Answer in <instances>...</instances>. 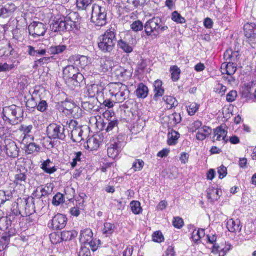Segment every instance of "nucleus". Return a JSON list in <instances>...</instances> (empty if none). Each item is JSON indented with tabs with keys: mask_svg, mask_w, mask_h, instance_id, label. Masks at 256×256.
<instances>
[{
	"mask_svg": "<svg viewBox=\"0 0 256 256\" xmlns=\"http://www.w3.org/2000/svg\"><path fill=\"white\" fill-rule=\"evenodd\" d=\"M50 28L54 32L70 31L80 28L78 14L70 12L66 16L54 20L50 24Z\"/></svg>",
	"mask_w": 256,
	"mask_h": 256,
	"instance_id": "f257e3e1",
	"label": "nucleus"
},
{
	"mask_svg": "<svg viewBox=\"0 0 256 256\" xmlns=\"http://www.w3.org/2000/svg\"><path fill=\"white\" fill-rule=\"evenodd\" d=\"M103 93H109L115 98V102L121 103L128 98L130 91L128 86L121 82H112L103 89Z\"/></svg>",
	"mask_w": 256,
	"mask_h": 256,
	"instance_id": "f03ea898",
	"label": "nucleus"
},
{
	"mask_svg": "<svg viewBox=\"0 0 256 256\" xmlns=\"http://www.w3.org/2000/svg\"><path fill=\"white\" fill-rule=\"evenodd\" d=\"M116 34L114 29H109L99 37L98 47L104 53H110L116 44Z\"/></svg>",
	"mask_w": 256,
	"mask_h": 256,
	"instance_id": "7ed1b4c3",
	"label": "nucleus"
},
{
	"mask_svg": "<svg viewBox=\"0 0 256 256\" xmlns=\"http://www.w3.org/2000/svg\"><path fill=\"white\" fill-rule=\"evenodd\" d=\"M2 113L4 121L11 125H15L22 120L24 110L22 107L12 104L4 107Z\"/></svg>",
	"mask_w": 256,
	"mask_h": 256,
	"instance_id": "20e7f679",
	"label": "nucleus"
},
{
	"mask_svg": "<svg viewBox=\"0 0 256 256\" xmlns=\"http://www.w3.org/2000/svg\"><path fill=\"white\" fill-rule=\"evenodd\" d=\"M162 20L159 17H154L147 21L144 26L146 34L148 36L156 38L161 32L168 28L166 26H162Z\"/></svg>",
	"mask_w": 256,
	"mask_h": 256,
	"instance_id": "39448f33",
	"label": "nucleus"
},
{
	"mask_svg": "<svg viewBox=\"0 0 256 256\" xmlns=\"http://www.w3.org/2000/svg\"><path fill=\"white\" fill-rule=\"evenodd\" d=\"M64 78L69 82H72L74 86H78L82 82L84 77L80 72L79 68L74 64H70L66 66L63 70Z\"/></svg>",
	"mask_w": 256,
	"mask_h": 256,
	"instance_id": "423d86ee",
	"label": "nucleus"
},
{
	"mask_svg": "<svg viewBox=\"0 0 256 256\" xmlns=\"http://www.w3.org/2000/svg\"><path fill=\"white\" fill-rule=\"evenodd\" d=\"M91 21L97 26L105 25L106 23V8L98 4H94L92 8Z\"/></svg>",
	"mask_w": 256,
	"mask_h": 256,
	"instance_id": "0eeeda50",
	"label": "nucleus"
},
{
	"mask_svg": "<svg viewBox=\"0 0 256 256\" xmlns=\"http://www.w3.org/2000/svg\"><path fill=\"white\" fill-rule=\"evenodd\" d=\"M46 134L52 140H63L66 136L64 126L56 123L50 124L46 128Z\"/></svg>",
	"mask_w": 256,
	"mask_h": 256,
	"instance_id": "6e6552de",
	"label": "nucleus"
},
{
	"mask_svg": "<svg viewBox=\"0 0 256 256\" xmlns=\"http://www.w3.org/2000/svg\"><path fill=\"white\" fill-rule=\"evenodd\" d=\"M28 30L30 34L36 38L43 36L46 33V28L42 22H34L29 25Z\"/></svg>",
	"mask_w": 256,
	"mask_h": 256,
	"instance_id": "1a4fd4ad",
	"label": "nucleus"
},
{
	"mask_svg": "<svg viewBox=\"0 0 256 256\" xmlns=\"http://www.w3.org/2000/svg\"><path fill=\"white\" fill-rule=\"evenodd\" d=\"M237 64L225 62L222 64L220 68L222 74H226L230 76V78H226L229 82L234 81L232 76L236 72L237 69Z\"/></svg>",
	"mask_w": 256,
	"mask_h": 256,
	"instance_id": "9d476101",
	"label": "nucleus"
},
{
	"mask_svg": "<svg viewBox=\"0 0 256 256\" xmlns=\"http://www.w3.org/2000/svg\"><path fill=\"white\" fill-rule=\"evenodd\" d=\"M66 221L67 219L64 215L58 214L52 218L51 222L49 223L48 224H50V226L53 230H61L66 226Z\"/></svg>",
	"mask_w": 256,
	"mask_h": 256,
	"instance_id": "9b49d317",
	"label": "nucleus"
},
{
	"mask_svg": "<svg viewBox=\"0 0 256 256\" xmlns=\"http://www.w3.org/2000/svg\"><path fill=\"white\" fill-rule=\"evenodd\" d=\"M4 144L6 153L8 156L13 158L18 156V149L14 142L8 139L4 140Z\"/></svg>",
	"mask_w": 256,
	"mask_h": 256,
	"instance_id": "f8f14e48",
	"label": "nucleus"
},
{
	"mask_svg": "<svg viewBox=\"0 0 256 256\" xmlns=\"http://www.w3.org/2000/svg\"><path fill=\"white\" fill-rule=\"evenodd\" d=\"M88 58L84 56L73 55L70 56L68 60V62L74 64L78 68H84L87 65Z\"/></svg>",
	"mask_w": 256,
	"mask_h": 256,
	"instance_id": "ddd939ff",
	"label": "nucleus"
},
{
	"mask_svg": "<svg viewBox=\"0 0 256 256\" xmlns=\"http://www.w3.org/2000/svg\"><path fill=\"white\" fill-rule=\"evenodd\" d=\"M20 204L24 206V212H23L24 216L32 214L34 212L33 198H23L20 200Z\"/></svg>",
	"mask_w": 256,
	"mask_h": 256,
	"instance_id": "4468645a",
	"label": "nucleus"
},
{
	"mask_svg": "<svg viewBox=\"0 0 256 256\" xmlns=\"http://www.w3.org/2000/svg\"><path fill=\"white\" fill-rule=\"evenodd\" d=\"M24 216L23 212H21L19 208L18 202H13L10 208V212L8 218L9 225L10 224L11 222L15 220L16 216Z\"/></svg>",
	"mask_w": 256,
	"mask_h": 256,
	"instance_id": "2eb2a0df",
	"label": "nucleus"
},
{
	"mask_svg": "<svg viewBox=\"0 0 256 256\" xmlns=\"http://www.w3.org/2000/svg\"><path fill=\"white\" fill-rule=\"evenodd\" d=\"M224 58L226 62L236 64L240 58V54L238 51H233L230 48L224 52Z\"/></svg>",
	"mask_w": 256,
	"mask_h": 256,
	"instance_id": "dca6fc26",
	"label": "nucleus"
},
{
	"mask_svg": "<svg viewBox=\"0 0 256 256\" xmlns=\"http://www.w3.org/2000/svg\"><path fill=\"white\" fill-rule=\"evenodd\" d=\"M104 88L101 86L97 84H92L87 86L88 92L90 96L94 97L97 95L100 98L102 92Z\"/></svg>",
	"mask_w": 256,
	"mask_h": 256,
	"instance_id": "f3484780",
	"label": "nucleus"
},
{
	"mask_svg": "<svg viewBox=\"0 0 256 256\" xmlns=\"http://www.w3.org/2000/svg\"><path fill=\"white\" fill-rule=\"evenodd\" d=\"M246 36L251 39L256 38V25L254 24H246L244 26Z\"/></svg>",
	"mask_w": 256,
	"mask_h": 256,
	"instance_id": "a211bd4d",
	"label": "nucleus"
},
{
	"mask_svg": "<svg viewBox=\"0 0 256 256\" xmlns=\"http://www.w3.org/2000/svg\"><path fill=\"white\" fill-rule=\"evenodd\" d=\"M254 87L255 84L254 81H251L244 84L241 90L242 96L246 98H250L252 94L254 95Z\"/></svg>",
	"mask_w": 256,
	"mask_h": 256,
	"instance_id": "6ab92c4d",
	"label": "nucleus"
},
{
	"mask_svg": "<svg viewBox=\"0 0 256 256\" xmlns=\"http://www.w3.org/2000/svg\"><path fill=\"white\" fill-rule=\"evenodd\" d=\"M148 93V87L143 83H140L134 92V94L138 98H146Z\"/></svg>",
	"mask_w": 256,
	"mask_h": 256,
	"instance_id": "aec40b11",
	"label": "nucleus"
},
{
	"mask_svg": "<svg viewBox=\"0 0 256 256\" xmlns=\"http://www.w3.org/2000/svg\"><path fill=\"white\" fill-rule=\"evenodd\" d=\"M226 134L227 132L222 128V126L216 128L214 130V141L223 140L224 143H226L228 141V140L226 139Z\"/></svg>",
	"mask_w": 256,
	"mask_h": 256,
	"instance_id": "412c9836",
	"label": "nucleus"
},
{
	"mask_svg": "<svg viewBox=\"0 0 256 256\" xmlns=\"http://www.w3.org/2000/svg\"><path fill=\"white\" fill-rule=\"evenodd\" d=\"M118 46L124 52L130 54L133 51L134 44L133 43H128L124 40L120 39L117 42Z\"/></svg>",
	"mask_w": 256,
	"mask_h": 256,
	"instance_id": "4be33fe9",
	"label": "nucleus"
},
{
	"mask_svg": "<svg viewBox=\"0 0 256 256\" xmlns=\"http://www.w3.org/2000/svg\"><path fill=\"white\" fill-rule=\"evenodd\" d=\"M240 224V222L238 219L234 220L233 218H230L228 221L226 226L230 232H235L240 230L242 226Z\"/></svg>",
	"mask_w": 256,
	"mask_h": 256,
	"instance_id": "5701e85b",
	"label": "nucleus"
},
{
	"mask_svg": "<svg viewBox=\"0 0 256 256\" xmlns=\"http://www.w3.org/2000/svg\"><path fill=\"white\" fill-rule=\"evenodd\" d=\"M118 144L116 142L111 143L108 148V155L110 158L114 159L117 157L120 151V148L118 146Z\"/></svg>",
	"mask_w": 256,
	"mask_h": 256,
	"instance_id": "b1692460",
	"label": "nucleus"
},
{
	"mask_svg": "<svg viewBox=\"0 0 256 256\" xmlns=\"http://www.w3.org/2000/svg\"><path fill=\"white\" fill-rule=\"evenodd\" d=\"M93 233L89 228H86L81 231L80 235V241L84 244H87L92 238Z\"/></svg>",
	"mask_w": 256,
	"mask_h": 256,
	"instance_id": "393cba45",
	"label": "nucleus"
},
{
	"mask_svg": "<svg viewBox=\"0 0 256 256\" xmlns=\"http://www.w3.org/2000/svg\"><path fill=\"white\" fill-rule=\"evenodd\" d=\"M162 82L160 80H157L154 84V99L156 100L157 98L162 96L164 94V89L162 88Z\"/></svg>",
	"mask_w": 256,
	"mask_h": 256,
	"instance_id": "a878e982",
	"label": "nucleus"
},
{
	"mask_svg": "<svg viewBox=\"0 0 256 256\" xmlns=\"http://www.w3.org/2000/svg\"><path fill=\"white\" fill-rule=\"evenodd\" d=\"M206 192L207 197L211 202L216 200L220 196V192H221L218 188L214 187L209 188L207 190Z\"/></svg>",
	"mask_w": 256,
	"mask_h": 256,
	"instance_id": "bb28decb",
	"label": "nucleus"
},
{
	"mask_svg": "<svg viewBox=\"0 0 256 256\" xmlns=\"http://www.w3.org/2000/svg\"><path fill=\"white\" fill-rule=\"evenodd\" d=\"M26 175L24 172H22L20 170H17L12 181L16 185H24L26 183Z\"/></svg>",
	"mask_w": 256,
	"mask_h": 256,
	"instance_id": "cd10ccee",
	"label": "nucleus"
},
{
	"mask_svg": "<svg viewBox=\"0 0 256 256\" xmlns=\"http://www.w3.org/2000/svg\"><path fill=\"white\" fill-rule=\"evenodd\" d=\"M84 146L90 150H96L99 146L98 140L94 137L90 138L84 144Z\"/></svg>",
	"mask_w": 256,
	"mask_h": 256,
	"instance_id": "c85d7f7f",
	"label": "nucleus"
},
{
	"mask_svg": "<svg viewBox=\"0 0 256 256\" xmlns=\"http://www.w3.org/2000/svg\"><path fill=\"white\" fill-rule=\"evenodd\" d=\"M108 63L109 62L104 59L100 58L98 60L96 64V68L100 72H106L110 68Z\"/></svg>",
	"mask_w": 256,
	"mask_h": 256,
	"instance_id": "c756f323",
	"label": "nucleus"
},
{
	"mask_svg": "<svg viewBox=\"0 0 256 256\" xmlns=\"http://www.w3.org/2000/svg\"><path fill=\"white\" fill-rule=\"evenodd\" d=\"M28 52L29 55L32 56H40L45 55L46 50L45 49H38L32 46H28Z\"/></svg>",
	"mask_w": 256,
	"mask_h": 256,
	"instance_id": "7c9ffc66",
	"label": "nucleus"
},
{
	"mask_svg": "<svg viewBox=\"0 0 256 256\" xmlns=\"http://www.w3.org/2000/svg\"><path fill=\"white\" fill-rule=\"evenodd\" d=\"M210 133V129L208 126H204L200 128L196 134V138L198 140H202L206 138Z\"/></svg>",
	"mask_w": 256,
	"mask_h": 256,
	"instance_id": "2f4dec72",
	"label": "nucleus"
},
{
	"mask_svg": "<svg viewBox=\"0 0 256 256\" xmlns=\"http://www.w3.org/2000/svg\"><path fill=\"white\" fill-rule=\"evenodd\" d=\"M52 162L50 159H48L45 161H44L41 164V168L43 170L48 174H51L54 173L56 170V168L54 166H51Z\"/></svg>",
	"mask_w": 256,
	"mask_h": 256,
	"instance_id": "473e14b6",
	"label": "nucleus"
},
{
	"mask_svg": "<svg viewBox=\"0 0 256 256\" xmlns=\"http://www.w3.org/2000/svg\"><path fill=\"white\" fill-rule=\"evenodd\" d=\"M96 100L83 102L82 103V106L85 110L88 112H95L98 110V106L95 104Z\"/></svg>",
	"mask_w": 256,
	"mask_h": 256,
	"instance_id": "72a5a7b5",
	"label": "nucleus"
},
{
	"mask_svg": "<svg viewBox=\"0 0 256 256\" xmlns=\"http://www.w3.org/2000/svg\"><path fill=\"white\" fill-rule=\"evenodd\" d=\"M180 137V134L178 132L171 130L168 134V145H174L177 143V140Z\"/></svg>",
	"mask_w": 256,
	"mask_h": 256,
	"instance_id": "f704fd0d",
	"label": "nucleus"
},
{
	"mask_svg": "<svg viewBox=\"0 0 256 256\" xmlns=\"http://www.w3.org/2000/svg\"><path fill=\"white\" fill-rule=\"evenodd\" d=\"M112 118L111 117L110 120H107L108 121L107 122L108 125L106 128V132H110L113 130L117 132L118 130V120L115 118Z\"/></svg>",
	"mask_w": 256,
	"mask_h": 256,
	"instance_id": "c9c22d12",
	"label": "nucleus"
},
{
	"mask_svg": "<svg viewBox=\"0 0 256 256\" xmlns=\"http://www.w3.org/2000/svg\"><path fill=\"white\" fill-rule=\"evenodd\" d=\"M60 104L62 112L66 114H70V112L74 105L73 102L66 100L61 102Z\"/></svg>",
	"mask_w": 256,
	"mask_h": 256,
	"instance_id": "e433bc0d",
	"label": "nucleus"
},
{
	"mask_svg": "<svg viewBox=\"0 0 256 256\" xmlns=\"http://www.w3.org/2000/svg\"><path fill=\"white\" fill-rule=\"evenodd\" d=\"M12 193L11 191H4L0 190V204H3L7 200L12 198Z\"/></svg>",
	"mask_w": 256,
	"mask_h": 256,
	"instance_id": "4c0bfd02",
	"label": "nucleus"
},
{
	"mask_svg": "<svg viewBox=\"0 0 256 256\" xmlns=\"http://www.w3.org/2000/svg\"><path fill=\"white\" fill-rule=\"evenodd\" d=\"M163 100L167 104L166 108L168 109L175 107L178 104V102L176 98L172 96H165L163 97Z\"/></svg>",
	"mask_w": 256,
	"mask_h": 256,
	"instance_id": "58836bf2",
	"label": "nucleus"
},
{
	"mask_svg": "<svg viewBox=\"0 0 256 256\" xmlns=\"http://www.w3.org/2000/svg\"><path fill=\"white\" fill-rule=\"evenodd\" d=\"M109 93H108L106 96V93H103L102 91L100 98H102V103L106 106L111 108L114 106L113 102H115V98L111 100L110 98H109Z\"/></svg>",
	"mask_w": 256,
	"mask_h": 256,
	"instance_id": "ea45409f",
	"label": "nucleus"
},
{
	"mask_svg": "<svg viewBox=\"0 0 256 256\" xmlns=\"http://www.w3.org/2000/svg\"><path fill=\"white\" fill-rule=\"evenodd\" d=\"M77 232L74 230L63 231L61 232V239L63 241L71 240L77 236Z\"/></svg>",
	"mask_w": 256,
	"mask_h": 256,
	"instance_id": "a19ab883",
	"label": "nucleus"
},
{
	"mask_svg": "<svg viewBox=\"0 0 256 256\" xmlns=\"http://www.w3.org/2000/svg\"><path fill=\"white\" fill-rule=\"evenodd\" d=\"M116 228L114 224L110 222H104V228L102 229V232L103 234L106 235L112 234Z\"/></svg>",
	"mask_w": 256,
	"mask_h": 256,
	"instance_id": "79ce46f5",
	"label": "nucleus"
},
{
	"mask_svg": "<svg viewBox=\"0 0 256 256\" xmlns=\"http://www.w3.org/2000/svg\"><path fill=\"white\" fill-rule=\"evenodd\" d=\"M66 46L64 44L52 46L50 48V52L51 54H56L63 52L66 49Z\"/></svg>",
	"mask_w": 256,
	"mask_h": 256,
	"instance_id": "37998d69",
	"label": "nucleus"
},
{
	"mask_svg": "<svg viewBox=\"0 0 256 256\" xmlns=\"http://www.w3.org/2000/svg\"><path fill=\"white\" fill-rule=\"evenodd\" d=\"M93 0H76V6L78 10H86L90 6Z\"/></svg>",
	"mask_w": 256,
	"mask_h": 256,
	"instance_id": "c03bdc74",
	"label": "nucleus"
},
{
	"mask_svg": "<svg viewBox=\"0 0 256 256\" xmlns=\"http://www.w3.org/2000/svg\"><path fill=\"white\" fill-rule=\"evenodd\" d=\"M170 71L171 72L172 80L174 82L177 81L180 78V69L176 66H173L170 68Z\"/></svg>",
	"mask_w": 256,
	"mask_h": 256,
	"instance_id": "a18cd8bd",
	"label": "nucleus"
},
{
	"mask_svg": "<svg viewBox=\"0 0 256 256\" xmlns=\"http://www.w3.org/2000/svg\"><path fill=\"white\" fill-rule=\"evenodd\" d=\"M204 236V230L202 228L194 230L192 235L191 238L195 242H198L200 238Z\"/></svg>",
	"mask_w": 256,
	"mask_h": 256,
	"instance_id": "49530a36",
	"label": "nucleus"
},
{
	"mask_svg": "<svg viewBox=\"0 0 256 256\" xmlns=\"http://www.w3.org/2000/svg\"><path fill=\"white\" fill-rule=\"evenodd\" d=\"M130 206L132 212L134 214H139L142 210L140 202L138 201H132L130 203Z\"/></svg>",
	"mask_w": 256,
	"mask_h": 256,
	"instance_id": "de8ad7c7",
	"label": "nucleus"
},
{
	"mask_svg": "<svg viewBox=\"0 0 256 256\" xmlns=\"http://www.w3.org/2000/svg\"><path fill=\"white\" fill-rule=\"evenodd\" d=\"M5 121L0 122V137H4L9 134L10 130L9 128L6 126Z\"/></svg>",
	"mask_w": 256,
	"mask_h": 256,
	"instance_id": "09e8293b",
	"label": "nucleus"
},
{
	"mask_svg": "<svg viewBox=\"0 0 256 256\" xmlns=\"http://www.w3.org/2000/svg\"><path fill=\"white\" fill-rule=\"evenodd\" d=\"M70 114H72L74 118H78L82 115V110L74 104L70 112Z\"/></svg>",
	"mask_w": 256,
	"mask_h": 256,
	"instance_id": "8fccbe9b",
	"label": "nucleus"
},
{
	"mask_svg": "<svg viewBox=\"0 0 256 256\" xmlns=\"http://www.w3.org/2000/svg\"><path fill=\"white\" fill-rule=\"evenodd\" d=\"M9 235L2 236L0 238V251L4 250L8 246L10 242Z\"/></svg>",
	"mask_w": 256,
	"mask_h": 256,
	"instance_id": "3c124183",
	"label": "nucleus"
},
{
	"mask_svg": "<svg viewBox=\"0 0 256 256\" xmlns=\"http://www.w3.org/2000/svg\"><path fill=\"white\" fill-rule=\"evenodd\" d=\"M172 19L177 23L184 24L186 22L185 18L177 11H174L172 12Z\"/></svg>",
	"mask_w": 256,
	"mask_h": 256,
	"instance_id": "603ef678",
	"label": "nucleus"
},
{
	"mask_svg": "<svg viewBox=\"0 0 256 256\" xmlns=\"http://www.w3.org/2000/svg\"><path fill=\"white\" fill-rule=\"evenodd\" d=\"M40 148L34 142H30L26 146V152L28 154H32L36 152H38Z\"/></svg>",
	"mask_w": 256,
	"mask_h": 256,
	"instance_id": "864d4df0",
	"label": "nucleus"
},
{
	"mask_svg": "<svg viewBox=\"0 0 256 256\" xmlns=\"http://www.w3.org/2000/svg\"><path fill=\"white\" fill-rule=\"evenodd\" d=\"M32 129L33 126L32 124H22L19 128V130L22 132L24 135V138H25L26 136H28V134L32 132Z\"/></svg>",
	"mask_w": 256,
	"mask_h": 256,
	"instance_id": "5fc2aeb1",
	"label": "nucleus"
},
{
	"mask_svg": "<svg viewBox=\"0 0 256 256\" xmlns=\"http://www.w3.org/2000/svg\"><path fill=\"white\" fill-rule=\"evenodd\" d=\"M87 244L90 246L92 250L94 252L97 250L100 244V240H97L96 238H92Z\"/></svg>",
	"mask_w": 256,
	"mask_h": 256,
	"instance_id": "6e6d98bb",
	"label": "nucleus"
},
{
	"mask_svg": "<svg viewBox=\"0 0 256 256\" xmlns=\"http://www.w3.org/2000/svg\"><path fill=\"white\" fill-rule=\"evenodd\" d=\"M64 202V196L62 194L58 192L52 198V203L54 206H58L60 204Z\"/></svg>",
	"mask_w": 256,
	"mask_h": 256,
	"instance_id": "4d7b16f0",
	"label": "nucleus"
},
{
	"mask_svg": "<svg viewBox=\"0 0 256 256\" xmlns=\"http://www.w3.org/2000/svg\"><path fill=\"white\" fill-rule=\"evenodd\" d=\"M143 27L142 22L139 20L134 22L130 25L131 28L134 32H138L142 30Z\"/></svg>",
	"mask_w": 256,
	"mask_h": 256,
	"instance_id": "13d9d810",
	"label": "nucleus"
},
{
	"mask_svg": "<svg viewBox=\"0 0 256 256\" xmlns=\"http://www.w3.org/2000/svg\"><path fill=\"white\" fill-rule=\"evenodd\" d=\"M144 162L140 160H136L132 164V168L134 171H139L141 170L144 166Z\"/></svg>",
	"mask_w": 256,
	"mask_h": 256,
	"instance_id": "bf43d9fd",
	"label": "nucleus"
},
{
	"mask_svg": "<svg viewBox=\"0 0 256 256\" xmlns=\"http://www.w3.org/2000/svg\"><path fill=\"white\" fill-rule=\"evenodd\" d=\"M9 226L8 218L4 216L3 212L0 210V226L8 228Z\"/></svg>",
	"mask_w": 256,
	"mask_h": 256,
	"instance_id": "052dcab7",
	"label": "nucleus"
},
{
	"mask_svg": "<svg viewBox=\"0 0 256 256\" xmlns=\"http://www.w3.org/2000/svg\"><path fill=\"white\" fill-rule=\"evenodd\" d=\"M198 105L194 102L190 104L188 106V114L190 116H192L198 110Z\"/></svg>",
	"mask_w": 256,
	"mask_h": 256,
	"instance_id": "680f3d73",
	"label": "nucleus"
},
{
	"mask_svg": "<svg viewBox=\"0 0 256 256\" xmlns=\"http://www.w3.org/2000/svg\"><path fill=\"white\" fill-rule=\"evenodd\" d=\"M75 156L72 158V162H70L72 168H74L77 164L78 162H80L81 156L82 153L81 152H78L74 153Z\"/></svg>",
	"mask_w": 256,
	"mask_h": 256,
	"instance_id": "e2e57ef3",
	"label": "nucleus"
},
{
	"mask_svg": "<svg viewBox=\"0 0 256 256\" xmlns=\"http://www.w3.org/2000/svg\"><path fill=\"white\" fill-rule=\"evenodd\" d=\"M152 240L155 242H160L164 240V237L160 232L156 231L152 234Z\"/></svg>",
	"mask_w": 256,
	"mask_h": 256,
	"instance_id": "0e129e2a",
	"label": "nucleus"
},
{
	"mask_svg": "<svg viewBox=\"0 0 256 256\" xmlns=\"http://www.w3.org/2000/svg\"><path fill=\"white\" fill-rule=\"evenodd\" d=\"M36 108L38 111L44 112L48 108V105L46 102L44 100H41L36 106Z\"/></svg>",
	"mask_w": 256,
	"mask_h": 256,
	"instance_id": "69168bd1",
	"label": "nucleus"
},
{
	"mask_svg": "<svg viewBox=\"0 0 256 256\" xmlns=\"http://www.w3.org/2000/svg\"><path fill=\"white\" fill-rule=\"evenodd\" d=\"M78 256H90L89 248L84 246H82L78 252Z\"/></svg>",
	"mask_w": 256,
	"mask_h": 256,
	"instance_id": "338daca9",
	"label": "nucleus"
},
{
	"mask_svg": "<svg viewBox=\"0 0 256 256\" xmlns=\"http://www.w3.org/2000/svg\"><path fill=\"white\" fill-rule=\"evenodd\" d=\"M218 178L220 179H222L227 174V168L223 165H222L218 168Z\"/></svg>",
	"mask_w": 256,
	"mask_h": 256,
	"instance_id": "774afa93",
	"label": "nucleus"
}]
</instances>
